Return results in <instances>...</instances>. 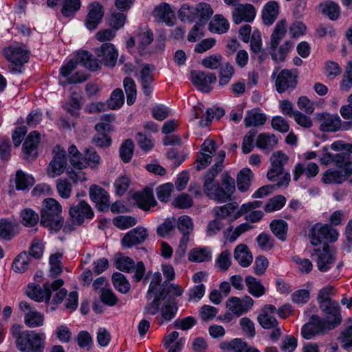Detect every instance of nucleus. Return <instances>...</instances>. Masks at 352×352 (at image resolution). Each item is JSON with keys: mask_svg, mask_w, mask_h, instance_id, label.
<instances>
[{"mask_svg": "<svg viewBox=\"0 0 352 352\" xmlns=\"http://www.w3.org/2000/svg\"><path fill=\"white\" fill-rule=\"evenodd\" d=\"M81 107V97L73 94L69 101L63 105V108L72 116H78Z\"/></svg>", "mask_w": 352, "mask_h": 352, "instance_id": "obj_48", "label": "nucleus"}, {"mask_svg": "<svg viewBox=\"0 0 352 352\" xmlns=\"http://www.w3.org/2000/svg\"><path fill=\"white\" fill-rule=\"evenodd\" d=\"M292 47V43L289 41L285 42L277 50L276 49H272L271 56L272 58L278 62L283 61L287 53L290 51Z\"/></svg>", "mask_w": 352, "mask_h": 352, "instance_id": "obj_60", "label": "nucleus"}, {"mask_svg": "<svg viewBox=\"0 0 352 352\" xmlns=\"http://www.w3.org/2000/svg\"><path fill=\"white\" fill-rule=\"evenodd\" d=\"M245 282L248 287V292L253 296L258 298L262 296L265 294V289L264 286L261 284L260 280H258L254 276H246Z\"/></svg>", "mask_w": 352, "mask_h": 352, "instance_id": "obj_40", "label": "nucleus"}, {"mask_svg": "<svg viewBox=\"0 0 352 352\" xmlns=\"http://www.w3.org/2000/svg\"><path fill=\"white\" fill-rule=\"evenodd\" d=\"M196 5L195 6L188 4L182 6L178 11V16L184 22H192L195 21Z\"/></svg>", "mask_w": 352, "mask_h": 352, "instance_id": "obj_54", "label": "nucleus"}, {"mask_svg": "<svg viewBox=\"0 0 352 352\" xmlns=\"http://www.w3.org/2000/svg\"><path fill=\"white\" fill-rule=\"evenodd\" d=\"M80 0H65L61 9V13L65 17L73 16L80 8Z\"/></svg>", "mask_w": 352, "mask_h": 352, "instance_id": "obj_56", "label": "nucleus"}, {"mask_svg": "<svg viewBox=\"0 0 352 352\" xmlns=\"http://www.w3.org/2000/svg\"><path fill=\"white\" fill-rule=\"evenodd\" d=\"M115 116L112 114H105L101 116V122L98 123L95 129L97 135L93 141L99 147H108L111 144V139L108 133L113 131L111 122L115 120Z\"/></svg>", "mask_w": 352, "mask_h": 352, "instance_id": "obj_5", "label": "nucleus"}, {"mask_svg": "<svg viewBox=\"0 0 352 352\" xmlns=\"http://www.w3.org/2000/svg\"><path fill=\"white\" fill-rule=\"evenodd\" d=\"M56 190L60 197L68 199L72 195V185L65 178L58 179L56 181Z\"/></svg>", "mask_w": 352, "mask_h": 352, "instance_id": "obj_57", "label": "nucleus"}, {"mask_svg": "<svg viewBox=\"0 0 352 352\" xmlns=\"http://www.w3.org/2000/svg\"><path fill=\"white\" fill-rule=\"evenodd\" d=\"M14 234V225L6 219H1L0 221V237L10 240Z\"/></svg>", "mask_w": 352, "mask_h": 352, "instance_id": "obj_63", "label": "nucleus"}, {"mask_svg": "<svg viewBox=\"0 0 352 352\" xmlns=\"http://www.w3.org/2000/svg\"><path fill=\"white\" fill-rule=\"evenodd\" d=\"M215 142L211 139H206L201 145V154L197 160L196 168L199 170L205 168L215 157L217 161L214 166L204 176V190L206 195L211 199L223 203L231 199L235 190V181L227 173L221 176V186L214 182V179L223 168V162L226 156L223 151L216 152Z\"/></svg>", "mask_w": 352, "mask_h": 352, "instance_id": "obj_1", "label": "nucleus"}, {"mask_svg": "<svg viewBox=\"0 0 352 352\" xmlns=\"http://www.w3.org/2000/svg\"><path fill=\"white\" fill-rule=\"evenodd\" d=\"M123 84L127 96L126 102L129 105H131L135 102L136 98L137 92L135 84L130 78H124Z\"/></svg>", "mask_w": 352, "mask_h": 352, "instance_id": "obj_61", "label": "nucleus"}, {"mask_svg": "<svg viewBox=\"0 0 352 352\" xmlns=\"http://www.w3.org/2000/svg\"><path fill=\"white\" fill-rule=\"evenodd\" d=\"M190 76L192 84L199 90L206 93L211 91V85L217 81L215 74L208 72L192 71Z\"/></svg>", "mask_w": 352, "mask_h": 352, "instance_id": "obj_11", "label": "nucleus"}, {"mask_svg": "<svg viewBox=\"0 0 352 352\" xmlns=\"http://www.w3.org/2000/svg\"><path fill=\"white\" fill-rule=\"evenodd\" d=\"M351 175H352V163L347 161L342 164L341 168H329L325 171L322 180L327 184H341L346 180Z\"/></svg>", "mask_w": 352, "mask_h": 352, "instance_id": "obj_9", "label": "nucleus"}, {"mask_svg": "<svg viewBox=\"0 0 352 352\" xmlns=\"http://www.w3.org/2000/svg\"><path fill=\"white\" fill-rule=\"evenodd\" d=\"M338 231L331 226L327 224H316L310 230L309 238L312 245H318L323 240L334 242L338 239Z\"/></svg>", "mask_w": 352, "mask_h": 352, "instance_id": "obj_8", "label": "nucleus"}, {"mask_svg": "<svg viewBox=\"0 0 352 352\" xmlns=\"http://www.w3.org/2000/svg\"><path fill=\"white\" fill-rule=\"evenodd\" d=\"M62 206L53 198L45 199L41 211V225L50 230L58 231L63 226Z\"/></svg>", "mask_w": 352, "mask_h": 352, "instance_id": "obj_2", "label": "nucleus"}, {"mask_svg": "<svg viewBox=\"0 0 352 352\" xmlns=\"http://www.w3.org/2000/svg\"><path fill=\"white\" fill-rule=\"evenodd\" d=\"M236 203H230L221 206L215 207L213 213L217 219H222L230 217L236 210Z\"/></svg>", "mask_w": 352, "mask_h": 352, "instance_id": "obj_55", "label": "nucleus"}, {"mask_svg": "<svg viewBox=\"0 0 352 352\" xmlns=\"http://www.w3.org/2000/svg\"><path fill=\"white\" fill-rule=\"evenodd\" d=\"M135 36L137 49L139 53L142 54L146 52L147 47L153 42V34L150 29L144 28L138 30Z\"/></svg>", "mask_w": 352, "mask_h": 352, "instance_id": "obj_30", "label": "nucleus"}, {"mask_svg": "<svg viewBox=\"0 0 352 352\" xmlns=\"http://www.w3.org/2000/svg\"><path fill=\"white\" fill-rule=\"evenodd\" d=\"M253 304L254 300L249 296H245L243 298L231 297L227 300L226 307L236 317H239L250 310Z\"/></svg>", "mask_w": 352, "mask_h": 352, "instance_id": "obj_14", "label": "nucleus"}, {"mask_svg": "<svg viewBox=\"0 0 352 352\" xmlns=\"http://www.w3.org/2000/svg\"><path fill=\"white\" fill-rule=\"evenodd\" d=\"M277 139L274 135L261 133L258 136L256 146L261 149L272 150L276 144Z\"/></svg>", "mask_w": 352, "mask_h": 352, "instance_id": "obj_50", "label": "nucleus"}, {"mask_svg": "<svg viewBox=\"0 0 352 352\" xmlns=\"http://www.w3.org/2000/svg\"><path fill=\"white\" fill-rule=\"evenodd\" d=\"M276 314V309L275 306L272 305H267L263 307L261 314L258 316V321L259 324L264 329L275 328L278 322L275 318Z\"/></svg>", "mask_w": 352, "mask_h": 352, "instance_id": "obj_23", "label": "nucleus"}, {"mask_svg": "<svg viewBox=\"0 0 352 352\" xmlns=\"http://www.w3.org/2000/svg\"><path fill=\"white\" fill-rule=\"evenodd\" d=\"M34 178L22 170H18L16 173V186L17 189L25 190L34 185Z\"/></svg>", "mask_w": 352, "mask_h": 352, "instance_id": "obj_46", "label": "nucleus"}, {"mask_svg": "<svg viewBox=\"0 0 352 352\" xmlns=\"http://www.w3.org/2000/svg\"><path fill=\"white\" fill-rule=\"evenodd\" d=\"M336 291L334 287L332 285H327L322 288L318 294V300L320 303V307H323L324 305H327L331 302H336V301L331 299V296H334Z\"/></svg>", "mask_w": 352, "mask_h": 352, "instance_id": "obj_51", "label": "nucleus"}, {"mask_svg": "<svg viewBox=\"0 0 352 352\" xmlns=\"http://www.w3.org/2000/svg\"><path fill=\"white\" fill-rule=\"evenodd\" d=\"M177 227L179 231L182 234L178 248L175 252V257L182 258L187 250V246L190 241V234L194 229V223L191 217L188 215H182L177 219Z\"/></svg>", "mask_w": 352, "mask_h": 352, "instance_id": "obj_6", "label": "nucleus"}, {"mask_svg": "<svg viewBox=\"0 0 352 352\" xmlns=\"http://www.w3.org/2000/svg\"><path fill=\"white\" fill-rule=\"evenodd\" d=\"M94 52L104 65L108 67L115 66L118 57V52L113 44L104 43L100 47L96 48Z\"/></svg>", "mask_w": 352, "mask_h": 352, "instance_id": "obj_16", "label": "nucleus"}, {"mask_svg": "<svg viewBox=\"0 0 352 352\" xmlns=\"http://www.w3.org/2000/svg\"><path fill=\"white\" fill-rule=\"evenodd\" d=\"M256 15V8L250 3L239 4L232 12L233 22L236 24H239L243 21L252 22Z\"/></svg>", "mask_w": 352, "mask_h": 352, "instance_id": "obj_19", "label": "nucleus"}, {"mask_svg": "<svg viewBox=\"0 0 352 352\" xmlns=\"http://www.w3.org/2000/svg\"><path fill=\"white\" fill-rule=\"evenodd\" d=\"M286 199L283 195H277L272 198L265 206L267 212H272L280 210L285 204Z\"/></svg>", "mask_w": 352, "mask_h": 352, "instance_id": "obj_64", "label": "nucleus"}, {"mask_svg": "<svg viewBox=\"0 0 352 352\" xmlns=\"http://www.w3.org/2000/svg\"><path fill=\"white\" fill-rule=\"evenodd\" d=\"M148 230L142 226H138L127 233L122 239V245L125 248H131L142 243L148 237Z\"/></svg>", "mask_w": 352, "mask_h": 352, "instance_id": "obj_20", "label": "nucleus"}, {"mask_svg": "<svg viewBox=\"0 0 352 352\" xmlns=\"http://www.w3.org/2000/svg\"><path fill=\"white\" fill-rule=\"evenodd\" d=\"M6 59L14 65H22L28 62L29 56L25 47L21 44L12 45L4 50Z\"/></svg>", "mask_w": 352, "mask_h": 352, "instance_id": "obj_17", "label": "nucleus"}, {"mask_svg": "<svg viewBox=\"0 0 352 352\" xmlns=\"http://www.w3.org/2000/svg\"><path fill=\"white\" fill-rule=\"evenodd\" d=\"M234 74V68L230 63H226L220 70L219 83L221 86L228 85Z\"/></svg>", "mask_w": 352, "mask_h": 352, "instance_id": "obj_59", "label": "nucleus"}, {"mask_svg": "<svg viewBox=\"0 0 352 352\" xmlns=\"http://www.w3.org/2000/svg\"><path fill=\"white\" fill-rule=\"evenodd\" d=\"M112 281L114 287L122 294L127 293L131 287L129 282L121 273H114L112 276Z\"/></svg>", "mask_w": 352, "mask_h": 352, "instance_id": "obj_52", "label": "nucleus"}, {"mask_svg": "<svg viewBox=\"0 0 352 352\" xmlns=\"http://www.w3.org/2000/svg\"><path fill=\"white\" fill-rule=\"evenodd\" d=\"M21 223L26 227H33L38 221V214L31 208H25L21 212Z\"/></svg>", "mask_w": 352, "mask_h": 352, "instance_id": "obj_53", "label": "nucleus"}, {"mask_svg": "<svg viewBox=\"0 0 352 352\" xmlns=\"http://www.w3.org/2000/svg\"><path fill=\"white\" fill-rule=\"evenodd\" d=\"M234 257L239 264L243 267L250 266L253 261V256L250 250L243 243L236 246L234 250Z\"/></svg>", "mask_w": 352, "mask_h": 352, "instance_id": "obj_31", "label": "nucleus"}, {"mask_svg": "<svg viewBox=\"0 0 352 352\" xmlns=\"http://www.w3.org/2000/svg\"><path fill=\"white\" fill-rule=\"evenodd\" d=\"M322 12L331 20H336L340 15V8L338 3L333 1H326L320 4Z\"/></svg>", "mask_w": 352, "mask_h": 352, "instance_id": "obj_45", "label": "nucleus"}, {"mask_svg": "<svg viewBox=\"0 0 352 352\" xmlns=\"http://www.w3.org/2000/svg\"><path fill=\"white\" fill-rule=\"evenodd\" d=\"M254 177L252 171L249 168H244L237 175V188L241 192L248 190Z\"/></svg>", "mask_w": 352, "mask_h": 352, "instance_id": "obj_37", "label": "nucleus"}, {"mask_svg": "<svg viewBox=\"0 0 352 352\" xmlns=\"http://www.w3.org/2000/svg\"><path fill=\"white\" fill-rule=\"evenodd\" d=\"M40 142V134L34 131L27 136L23 145V151L27 160H32L37 155V146Z\"/></svg>", "mask_w": 352, "mask_h": 352, "instance_id": "obj_25", "label": "nucleus"}, {"mask_svg": "<svg viewBox=\"0 0 352 352\" xmlns=\"http://www.w3.org/2000/svg\"><path fill=\"white\" fill-rule=\"evenodd\" d=\"M261 202L258 201H254L244 204L241 206V208L238 211L237 217L241 216L245 213L250 212L246 215L245 219L252 223H256L259 221L263 216V213L261 210H252L256 208H259Z\"/></svg>", "mask_w": 352, "mask_h": 352, "instance_id": "obj_26", "label": "nucleus"}, {"mask_svg": "<svg viewBox=\"0 0 352 352\" xmlns=\"http://www.w3.org/2000/svg\"><path fill=\"white\" fill-rule=\"evenodd\" d=\"M318 172L319 167L316 163L309 162L307 165L298 163L296 164L294 170V179L297 181L303 173H305L307 177H314Z\"/></svg>", "mask_w": 352, "mask_h": 352, "instance_id": "obj_35", "label": "nucleus"}, {"mask_svg": "<svg viewBox=\"0 0 352 352\" xmlns=\"http://www.w3.org/2000/svg\"><path fill=\"white\" fill-rule=\"evenodd\" d=\"M230 28L229 21L222 14H215L209 23L208 30L216 34H224Z\"/></svg>", "mask_w": 352, "mask_h": 352, "instance_id": "obj_34", "label": "nucleus"}, {"mask_svg": "<svg viewBox=\"0 0 352 352\" xmlns=\"http://www.w3.org/2000/svg\"><path fill=\"white\" fill-rule=\"evenodd\" d=\"M329 146H324L322 151L324 152L320 157V162L322 164L328 165L335 162L337 168L342 167V164L347 162L345 156L342 154H336L335 155L328 153Z\"/></svg>", "mask_w": 352, "mask_h": 352, "instance_id": "obj_39", "label": "nucleus"}, {"mask_svg": "<svg viewBox=\"0 0 352 352\" xmlns=\"http://www.w3.org/2000/svg\"><path fill=\"white\" fill-rule=\"evenodd\" d=\"M30 258L26 252L19 254L12 263V270L18 273H23L25 272L30 264Z\"/></svg>", "mask_w": 352, "mask_h": 352, "instance_id": "obj_49", "label": "nucleus"}, {"mask_svg": "<svg viewBox=\"0 0 352 352\" xmlns=\"http://www.w3.org/2000/svg\"><path fill=\"white\" fill-rule=\"evenodd\" d=\"M320 129L324 132H335L341 128V120L338 115L322 113L320 115Z\"/></svg>", "mask_w": 352, "mask_h": 352, "instance_id": "obj_29", "label": "nucleus"}, {"mask_svg": "<svg viewBox=\"0 0 352 352\" xmlns=\"http://www.w3.org/2000/svg\"><path fill=\"white\" fill-rule=\"evenodd\" d=\"M297 74L295 71L283 69L277 75L275 80L276 89L278 92L283 93L293 89L297 84Z\"/></svg>", "mask_w": 352, "mask_h": 352, "instance_id": "obj_13", "label": "nucleus"}, {"mask_svg": "<svg viewBox=\"0 0 352 352\" xmlns=\"http://www.w3.org/2000/svg\"><path fill=\"white\" fill-rule=\"evenodd\" d=\"M213 14L211 6L206 3H199L196 5L195 20L196 23L205 25Z\"/></svg>", "mask_w": 352, "mask_h": 352, "instance_id": "obj_36", "label": "nucleus"}, {"mask_svg": "<svg viewBox=\"0 0 352 352\" xmlns=\"http://www.w3.org/2000/svg\"><path fill=\"white\" fill-rule=\"evenodd\" d=\"M69 215L73 222L80 226L84 222L85 219H92L94 217V212L87 202L82 201L77 205L70 207Z\"/></svg>", "mask_w": 352, "mask_h": 352, "instance_id": "obj_18", "label": "nucleus"}, {"mask_svg": "<svg viewBox=\"0 0 352 352\" xmlns=\"http://www.w3.org/2000/svg\"><path fill=\"white\" fill-rule=\"evenodd\" d=\"M78 65H82L90 70L95 71L100 67L98 60L87 51L79 52L68 63L62 65L60 73L63 77H68Z\"/></svg>", "mask_w": 352, "mask_h": 352, "instance_id": "obj_4", "label": "nucleus"}, {"mask_svg": "<svg viewBox=\"0 0 352 352\" xmlns=\"http://www.w3.org/2000/svg\"><path fill=\"white\" fill-rule=\"evenodd\" d=\"M267 120L266 115L259 109H253L247 111L244 119L245 125L249 126H258L265 124Z\"/></svg>", "mask_w": 352, "mask_h": 352, "instance_id": "obj_33", "label": "nucleus"}, {"mask_svg": "<svg viewBox=\"0 0 352 352\" xmlns=\"http://www.w3.org/2000/svg\"><path fill=\"white\" fill-rule=\"evenodd\" d=\"M63 285L61 279L54 280L51 285L45 283L43 288L33 283L29 284L26 288L25 294L31 299L37 301H48L51 296V289L54 291L58 289Z\"/></svg>", "mask_w": 352, "mask_h": 352, "instance_id": "obj_7", "label": "nucleus"}, {"mask_svg": "<svg viewBox=\"0 0 352 352\" xmlns=\"http://www.w3.org/2000/svg\"><path fill=\"white\" fill-rule=\"evenodd\" d=\"M270 229L274 234L284 241L287 238V223L283 220H274L270 223Z\"/></svg>", "mask_w": 352, "mask_h": 352, "instance_id": "obj_47", "label": "nucleus"}, {"mask_svg": "<svg viewBox=\"0 0 352 352\" xmlns=\"http://www.w3.org/2000/svg\"><path fill=\"white\" fill-rule=\"evenodd\" d=\"M221 347L228 352H245L249 346L241 339L235 338L228 343H223Z\"/></svg>", "mask_w": 352, "mask_h": 352, "instance_id": "obj_58", "label": "nucleus"}, {"mask_svg": "<svg viewBox=\"0 0 352 352\" xmlns=\"http://www.w3.org/2000/svg\"><path fill=\"white\" fill-rule=\"evenodd\" d=\"M252 228L248 223H243L233 228L230 227L225 232V237L230 242H234L241 234L250 230Z\"/></svg>", "mask_w": 352, "mask_h": 352, "instance_id": "obj_42", "label": "nucleus"}, {"mask_svg": "<svg viewBox=\"0 0 352 352\" xmlns=\"http://www.w3.org/2000/svg\"><path fill=\"white\" fill-rule=\"evenodd\" d=\"M54 153L53 159L47 168V174L52 178L62 175L67 166L65 151L60 146H56L54 148Z\"/></svg>", "mask_w": 352, "mask_h": 352, "instance_id": "obj_10", "label": "nucleus"}, {"mask_svg": "<svg viewBox=\"0 0 352 352\" xmlns=\"http://www.w3.org/2000/svg\"><path fill=\"white\" fill-rule=\"evenodd\" d=\"M113 223L116 227L125 230L135 226L137 223V219L131 216H118L113 218Z\"/></svg>", "mask_w": 352, "mask_h": 352, "instance_id": "obj_62", "label": "nucleus"}, {"mask_svg": "<svg viewBox=\"0 0 352 352\" xmlns=\"http://www.w3.org/2000/svg\"><path fill=\"white\" fill-rule=\"evenodd\" d=\"M140 81L144 93L149 96L152 92L151 86L153 82V76L151 70L148 65H144L140 72Z\"/></svg>", "mask_w": 352, "mask_h": 352, "instance_id": "obj_44", "label": "nucleus"}, {"mask_svg": "<svg viewBox=\"0 0 352 352\" xmlns=\"http://www.w3.org/2000/svg\"><path fill=\"white\" fill-rule=\"evenodd\" d=\"M17 348L23 352H44L46 345L45 333L25 331L16 341Z\"/></svg>", "mask_w": 352, "mask_h": 352, "instance_id": "obj_3", "label": "nucleus"}, {"mask_svg": "<svg viewBox=\"0 0 352 352\" xmlns=\"http://www.w3.org/2000/svg\"><path fill=\"white\" fill-rule=\"evenodd\" d=\"M336 261L335 252L329 247H324L318 254L317 266L320 272H324L330 270Z\"/></svg>", "mask_w": 352, "mask_h": 352, "instance_id": "obj_28", "label": "nucleus"}, {"mask_svg": "<svg viewBox=\"0 0 352 352\" xmlns=\"http://www.w3.org/2000/svg\"><path fill=\"white\" fill-rule=\"evenodd\" d=\"M327 330L326 324L318 316H313L310 320L304 324L301 329V333L304 338L311 340L316 336L324 334Z\"/></svg>", "mask_w": 352, "mask_h": 352, "instance_id": "obj_12", "label": "nucleus"}, {"mask_svg": "<svg viewBox=\"0 0 352 352\" xmlns=\"http://www.w3.org/2000/svg\"><path fill=\"white\" fill-rule=\"evenodd\" d=\"M155 17L169 26L175 23V10L167 3H162L154 10Z\"/></svg>", "mask_w": 352, "mask_h": 352, "instance_id": "obj_24", "label": "nucleus"}, {"mask_svg": "<svg viewBox=\"0 0 352 352\" xmlns=\"http://www.w3.org/2000/svg\"><path fill=\"white\" fill-rule=\"evenodd\" d=\"M211 251L208 248H196L190 250L188 259L192 262L201 263L211 259Z\"/></svg>", "mask_w": 352, "mask_h": 352, "instance_id": "obj_41", "label": "nucleus"}, {"mask_svg": "<svg viewBox=\"0 0 352 352\" xmlns=\"http://www.w3.org/2000/svg\"><path fill=\"white\" fill-rule=\"evenodd\" d=\"M89 197L100 210H104L109 205V196L107 192L98 186L92 185L90 186Z\"/></svg>", "mask_w": 352, "mask_h": 352, "instance_id": "obj_27", "label": "nucleus"}, {"mask_svg": "<svg viewBox=\"0 0 352 352\" xmlns=\"http://www.w3.org/2000/svg\"><path fill=\"white\" fill-rule=\"evenodd\" d=\"M19 307L20 310L25 314L24 322L28 327L34 328L43 324V315L32 309L29 303L21 301Z\"/></svg>", "mask_w": 352, "mask_h": 352, "instance_id": "obj_15", "label": "nucleus"}, {"mask_svg": "<svg viewBox=\"0 0 352 352\" xmlns=\"http://www.w3.org/2000/svg\"><path fill=\"white\" fill-rule=\"evenodd\" d=\"M134 198L138 206L144 210H149L157 204L152 191L148 189L136 192Z\"/></svg>", "mask_w": 352, "mask_h": 352, "instance_id": "obj_32", "label": "nucleus"}, {"mask_svg": "<svg viewBox=\"0 0 352 352\" xmlns=\"http://www.w3.org/2000/svg\"><path fill=\"white\" fill-rule=\"evenodd\" d=\"M320 309L325 315L326 321L324 322L327 330H331L341 323L340 306L337 302H331L327 305H324Z\"/></svg>", "mask_w": 352, "mask_h": 352, "instance_id": "obj_21", "label": "nucleus"}, {"mask_svg": "<svg viewBox=\"0 0 352 352\" xmlns=\"http://www.w3.org/2000/svg\"><path fill=\"white\" fill-rule=\"evenodd\" d=\"M104 9L98 2H93L88 6V13L85 19V26L90 30H95L104 16Z\"/></svg>", "mask_w": 352, "mask_h": 352, "instance_id": "obj_22", "label": "nucleus"}, {"mask_svg": "<svg viewBox=\"0 0 352 352\" xmlns=\"http://www.w3.org/2000/svg\"><path fill=\"white\" fill-rule=\"evenodd\" d=\"M287 30V22L281 20L276 23L271 37V48H277L280 41L283 38Z\"/></svg>", "mask_w": 352, "mask_h": 352, "instance_id": "obj_43", "label": "nucleus"}, {"mask_svg": "<svg viewBox=\"0 0 352 352\" xmlns=\"http://www.w3.org/2000/svg\"><path fill=\"white\" fill-rule=\"evenodd\" d=\"M278 15V5L276 1L267 2L263 9V20L265 24H272Z\"/></svg>", "mask_w": 352, "mask_h": 352, "instance_id": "obj_38", "label": "nucleus"}]
</instances>
